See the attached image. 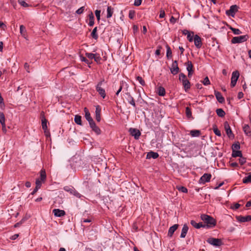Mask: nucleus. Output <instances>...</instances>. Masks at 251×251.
Returning <instances> with one entry per match:
<instances>
[{
    "label": "nucleus",
    "instance_id": "obj_1",
    "mask_svg": "<svg viewBox=\"0 0 251 251\" xmlns=\"http://www.w3.org/2000/svg\"><path fill=\"white\" fill-rule=\"evenodd\" d=\"M201 219L206 224L208 227H213L216 224V220L212 217L205 214L201 216Z\"/></svg>",
    "mask_w": 251,
    "mask_h": 251
},
{
    "label": "nucleus",
    "instance_id": "obj_4",
    "mask_svg": "<svg viewBox=\"0 0 251 251\" xmlns=\"http://www.w3.org/2000/svg\"><path fill=\"white\" fill-rule=\"evenodd\" d=\"M104 82V79H102L98 82L96 87V91L99 93V94L103 99H104L106 97L105 91L103 88L101 87V85Z\"/></svg>",
    "mask_w": 251,
    "mask_h": 251
},
{
    "label": "nucleus",
    "instance_id": "obj_39",
    "mask_svg": "<svg viewBox=\"0 0 251 251\" xmlns=\"http://www.w3.org/2000/svg\"><path fill=\"white\" fill-rule=\"evenodd\" d=\"M47 120L44 118L43 117L42 119V126L43 130H46L47 128Z\"/></svg>",
    "mask_w": 251,
    "mask_h": 251
},
{
    "label": "nucleus",
    "instance_id": "obj_32",
    "mask_svg": "<svg viewBox=\"0 0 251 251\" xmlns=\"http://www.w3.org/2000/svg\"><path fill=\"white\" fill-rule=\"evenodd\" d=\"M216 113L218 116L223 117L225 116V112L222 108H218L216 110Z\"/></svg>",
    "mask_w": 251,
    "mask_h": 251
},
{
    "label": "nucleus",
    "instance_id": "obj_22",
    "mask_svg": "<svg viewBox=\"0 0 251 251\" xmlns=\"http://www.w3.org/2000/svg\"><path fill=\"white\" fill-rule=\"evenodd\" d=\"M244 133L248 136H251V130L248 125H245L243 127Z\"/></svg>",
    "mask_w": 251,
    "mask_h": 251
},
{
    "label": "nucleus",
    "instance_id": "obj_60",
    "mask_svg": "<svg viewBox=\"0 0 251 251\" xmlns=\"http://www.w3.org/2000/svg\"><path fill=\"white\" fill-rule=\"evenodd\" d=\"M191 31H190L187 29H184L182 31V33L183 35H188Z\"/></svg>",
    "mask_w": 251,
    "mask_h": 251
},
{
    "label": "nucleus",
    "instance_id": "obj_2",
    "mask_svg": "<svg viewBox=\"0 0 251 251\" xmlns=\"http://www.w3.org/2000/svg\"><path fill=\"white\" fill-rule=\"evenodd\" d=\"M179 80L181 82L185 92H187L191 88V84L186 75L183 73H180L179 75Z\"/></svg>",
    "mask_w": 251,
    "mask_h": 251
},
{
    "label": "nucleus",
    "instance_id": "obj_12",
    "mask_svg": "<svg viewBox=\"0 0 251 251\" xmlns=\"http://www.w3.org/2000/svg\"><path fill=\"white\" fill-rule=\"evenodd\" d=\"M170 70L171 73L173 75H176L179 72V69L178 67L177 62L176 61H175L173 62Z\"/></svg>",
    "mask_w": 251,
    "mask_h": 251
},
{
    "label": "nucleus",
    "instance_id": "obj_27",
    "mask_svg": "<svg viewBox=\"0 0 251 251\" xmlns=\"http://www.w3.org/2000/svg\"><path fill=\"white\" fill-rule=\"evenodd\" d=\"M20 33L25 38H26V30L25 27L23 25H21L20 27Z\"/></svg>",
    "mask_w": 251,
    "mask_h": 251
},
{
    "label": "nucleus",
    "instance_id": "obj_20",
    "mask_svg": "<svg viewBox=\"0 0 251 251\" xmlns=\"http://www.w3.org/2000/svg\"><path fill=\"white\" fill-rule=\"evenodd\" d=\"M178 227V225L177 224H175L174 226L170 227L168 231V236L170 237H172L174 232L177 229Z\"/></svg>",
    "mask_w": 251,
    "mask_h": 251
},
{
    "label": "nucleus",
    "instance_id": "obj_57",
    "mask_svg": "<svg viewBox=\"0 0 251 251\" xmlns=\"http://www.w3.org/2000/svg\"><path fill=\"white\" fill-rule=\"evenodd\" d=\"M142 0H135L134 5L138 6L141 5Z\"/></svg>",
    "mask_w": 251,
    "mask_h": 251
},
{
    "label": "nucleus",
    "instance_id": "obj_54",
    "mask_svg": "<svg viewBox=\"0 0 251 251\" xmlns=\"http://www.w3.org/2000/svg\"><path fill=\"white\" fill-rule=\"evenodd\" d=\"M239 163L242 165L243 164H244L246 162V158H244V157H242V156L240 157V158L239 159Z\"/></svg>",
    "mask_w": 251,
    "mask_h": 251
},
{
    "label": "nucleus",
    "instance_id": "obj_52",
    "mask_svg": "<svg viewBox=\"0 0 251 251\" xmlns=\"http://www.w3.org/2000/svg\"><path fill=\"white\" fill-rule=\"evenodd\" d=\"M84 9H85L84 6L81 7L80 8H79L78 9H77L76 11V13H77V14H81L83 13V12H84Z\"/></svg>",
    "mask_w": 251,
    "mask_h": 251
},
{
    "label": "nucleus",
    "instance_id": "obj_64",
    "mask_svg": "<svg viewBox=\"0 0 251 251\" xmlns=\"http://www.w3.org/2000/svg\"><path fill=\"white\" fill-rule=\"evenodd\" d=\"M170 21L171 23L174 24L176 22V19H175L173 16H172L170 19Z\"/></svg>",
    "mask_w": 251,
    "mask_h": 251
},
{
    "label": "nucleus",
    "instance_id": "obj_53",
    "mask_svg": "<svg viewBox=\"0 0 251 251\" xmlns=\"http://www.w3.org/2000/svg\"><path fill=\"white\" fill-rule=\"evenodd\" d=\"M100 10H96L95 11V15H96V16L97 19L98 21H99L100 20Z\"/></svg>",
    "mask_w": 251,
    "mask_h": 251
},
{
    "label": "nucleus",
    "instance_id": "obj_38",
    "mask_svg": "<svg viewBox=\"0 0 251 251\" xmlns=\"http://www.w3.org/2000/svg\"><path fill=\"white\" fill-rule=\"evenodd\" d=\"M97 27H95L93 29V30L92 32V33H91V36H92V37L94 39H98V35L97 34Z\"/></svg>",
    "mask_w": 251,
    "mask_h": 251
},
{
    "label": "nucleus",
    "instance_id": "obj_63",
    "mask_svg": "<svg viewBox=\"0 0 251 251\" xmlns=\"http://www.w3.org/2000/svg\"><path fill=\"white\" fill-rule=\"evenodd\" d=\"M19 237V234H15L13 235H12L11 237H10V239L11 240H15L18 237Z\"/></svg>",
    "mask_w": 251,
    "mask_h": 251
},
{
    "label": "nucleus",
    "instance_id": "obj_6",
    "mask_svg": "<svg viewBox=\"0 0 251 251\" xmlns=\"http://www.w3.org/2000/svg\"><path fill=\"white\" fill-rule=\"evenodd\" d=\"M207 242L214 246L219 247L222 245V240L220 239L209 238L207 239Z\"/></svg>",
    "mask_w": 251,
    "mask_h": 251
},
{
    "label": "nucleus",
    "instance_id": "obj_40",
    "mask_svg": "<svg viewBox=\"0 0 251 251\" xmlns=\"http://www.w3.org/2000/svg\"><path fill=\"white\" fill-rule=\"evenodd\" d=\"M213 132L216 135H217L218 136H221V131H220V130H219L218 129V128L217 127V126L216 125L213 126Z\"/></svg>",
    "mask_w": 251,
    "mask_h": 251
},
{
    "label": "nucleus",
    "instance_id": "obj_51",
    "mask_svg": "<svg viewBox=\"0 0 251 251\" xmlns=\"http://www.w3.org/2000/svg\"><path fill=\"white\" fill-rule=\"evenodd\" d=\"M203 84L204 85H208L210 84V80L207 76L205 77L202 81Z\"/></svg>",
    "mask_w": 251,
    "mask_h": 251
},
{
    "label": "nucleus",
    "instance_id": "obj_44",
    "mask_svg": "<svg viewBox=\"0 0 251 251\" xmlns=\"http://www.w3.org/2000/svg\"><path fill=\"white\" fill-rule=\"evenodd\" d=\"M230 29L232 30L234 34L239 35L241 33V31L239 29L235 28L232 27H231Z\"/></svg>",
    "mask_w": 251,
    "mask_h": 251
},
{
    "label": "nucleus",
    "instance_id": "obj_62",
    "mask_svg": "<svg viewBox=\"0 0 251 251\" xmlns=\"http://www.w3.org/2000/svg\"><path fill=\"white\" fill-rule=\"evenodd\" d=\"M230 166L232 167L235 168L238 166V164L236 162H232L230 164Z\"/></svg>",
    "mask_w": 251,
    "mask_h": 251
},
{
    "label": "nucleus",
    "instance_id": "obj_31",
    "mask_svg": "<svg viewBox=\"0 0 251 251\" xmlns=\"http://www.w3.org/2000/svg\"><path fill=\"white\" fill-rule=\"evenodd\" d=\"M232 156L233 157H241L242 156V153L240 151H232Z\"/></svg>",
    "mask_w": 251,
    "mask_h": 251
},
{
    "label": "nucleus",
    "instance_id": "obj_61",
    "mask_svg": "<svg viewBox=\"0 0 251 251\" xmlns=\"http://www.w3.org/2000/svg\"><path fill=\"white\" fill-rule=\"evenodd\" d=\"M81 60L82 61H83V62H85V63H86L87 64H90V62L88 61V60L87 59H86L85 57H82L81 58Z\"/></svg>",
    "mask_w": 251,
    "mask_h": 251
},
{
    "label": "nucleus",
    "instance_id": "obj_19",
    "mask_svg": "<svg viewBox=\"0 0 251 251\" xmlns=\"http://www.w3.org/2000/svg\"><path fill=\"white\" fill-rule=\"evenodd\" d=\"M215 95L216 96V98L217 100L220 103H222L225 101V99L223 97L222 94L220 92H217V91H215Z\"/></svg>",
    "mask_w": 251,
    "mask_h": 251
},
{
    "label": "nucleus",
    "instance_id": "obj_8",
    "mask_svg": "<svg viewBox=\"0 0 251 251\" xmlns=\"http://www.w3.org/2000/svg\"><path fill=\"white\" fill-rule=\"evenodd\" d=\"M211 175L210 174H204L201 176L199 180V183L204 184L206 182H209L211 178Z\"/></svg>",
    "mask_w": 251,
    "mask_h": 251
},
{
    "label": "nucleus",
    "instance_id": "obj_26",
    "mask_svg": "<svg viewBox=\"0 0 251 251\" xmlns=\"http://www.w3.org/2000/svg\"><path fill=\"white\" fill-rule=\"evenodd\" d=\"M113 8L111 6H108L107 9V18H110V17H111L113 15Z\"/></svg>",
    "mask_w": 251,
    "mask_h": 251
},
{
    "label": "nucleus",
    "instance_id": "obj_13",
    "mask_svg": "<svg viewBox=\"0 0 251 251\" xmlns=\"http://www.w3.org/2000/svg\"><path fill=\"white\" fill-rule=\"evenodd\" d=\"M130 134L134 137L135 139H138L141 135L140 131L136 128H130L129 130Z\"/></svg>",
    "mask_w": 251,
    "mask_h": 251
},
{
    "label": "nucleus",
    "instance_id": "obj_45",
    "mask_svg": "<svg viewBox=\"0 0 251 251\" xmlns=\"http://www.w3.org/2000/svg\"><path fill=\"white\" fill-rule=\"evenodd\" d=\"M185 113L187 117L190 118L192 116L191 109L189 107H187L185 109Z\"/></svg>",
    "mask_w": 251,
    "mask_h": 251
},
{
    "label": "nucleus",
    "instance_id": "obj_16",
    "mask_svg": "<svg viewBox=\"0 0 251 251\" xmlns=\"http://www.w3.org/2000/svg\"><path fill=\"white\" fill-rule=\"evenodd\" d=\"M89 125L91 128L97 134H100V133L101 130L100 128L96 126L94 121L89 124Z\"/></svg>",
    "mask_w": 251,
    "mask_h": 251
},
{
    "label": "nucleus",
    "instance_id": "obj_34",
    "mask_svg": "<svg viewBox=\"0 0 251 251\" xmlns=\"http://www.w3.org/2000/svg\"><path fill=\"white\" fill-rule=\"evenodd\" d=\"M165 90L162 87H159L158 89V94L160 96H164L165 95Z\"/></svg>",
    "mask_w": 251,
    "mask_h": 251
},
{
    "label": "nucleus",
    "instance_id": "obj_28",
    "mask_svg": "<svg viewBox=\"0 0 251 251\" xmlns=\"http://www.w3.org/2000/svg\"><path fill=\"white\" fill-rule=\"evenodd\" d=\"M5 116L3 113L0 112V123L2 125V127H5Z\"/></svg>",
    "mask_w": 251,
    "mask_h": 251
},
{
    "label": "nucleus",
    "instance_id": "obj_58",
    "mask_svg": "<svg viewBox=\"0 0 251 251\" xmlns=\"http://www.w3.org/2000/svg\"><path fill=\"white\" fill-rule=\"evenodd\" d=\"M165 16V13L164 10H161L160 11V14H159V18H163Z\"/></svg>",
    "mask_w": 251,
    "mask_h": 251
},
{
    "label": "nucleus",
    "instance_id": "obj_41",
    "mask_svg": "<svg viewBox=\"0 0 251 251\" xmlns=\"http://www.w3.org/2000/svg\"><path fill=\"white\" fill-rule=\"evenodd\" d=\"M94 59L97 63H100L101 58L99 54L95 53Z\"/></svg>",
    "mask_w": 251,
    "mask_h": 251
},
{
    "label": "nucleus",
    "instance_id": "obj_10",
    "mask_svg": "<svg viewBox=\"0 0 251 251\" xmlns=\"http://www.w3.org/2000/svg\"><path fill=\"white\" fill-rule=\"evenodd\" d=\"M194 44L197 48L200 49L202 46V39L197 34L194 36L193 40Z\"/></svg>",
    "mask_w": 251,
    "mask_h": 251
},
{
    "label": "nucleus",
    "instance_id": "obj_35",
    "mask_svg": "<svg viewBox=\"0 0 251 251\" xmlns=\"http://www.w3.org/2000/svg\"><path fill=\"white\" fill-rule=\"evenodd\" d=\"M194 36V32L191 31V32L187 35V39L190 42H192L193 41Z\"/></svg>",
    "mask_w": 251,
    "mask_h": 251
},
{
    "label": "nucleus",
    "instance_id": "obj_56",
    "mask_svg": "<svg viewBox=\"0 0 251 251\" xmlns=\"http://www.w3.org/2000/svg\"><path fill=\"white\" fill-rule=\"evenodd\" d=\"M74 195L76 196L77 198H80L81 197V194L79 193L78 192H77L75 189L74 190V191H73V194Z\"/></svg>",
    "mask_w": 251,
    "mask_h": 251
},
{
    "label": "nucleus",
    "instance_id": "obj_47",
    "mask_svg": "<svg viewBox=\"0 0 251 251\" xmlns=\"http://www.w3.org/2000/svg\"><path fill=\"white\" fill-rule=\"evenodd\" d=\"M135 11L133 10H130L129 11L128 17L130 19H133L135 16Z\"/></svg>",
    "mask_w": 251,
    "mask_h": 251
},
{
    "label": "nucleus",
    "instance_id": "obj_29",
    "mask_svg": "<svg viewBox=\"0 0 251 251\" xmlns=\"http://www.w3.org/2000/svg\"><path fill=\"white\" fill-rule=\"evenodd\" d=\"M159 155L158 153L154 152L153 151H151L149 152L147 154V158H152L153 159H156L158 157Z\"/></svg>",
    "mask_w": 251,
    "mask_h": 251
},
{
    "label": "nucleus",
    "instance_id": "obj_36",
    "mask_svg": "<svg viewBox=\"0 0 251 251\" xmlns=\"http://www.w3.org/2000/svg\"><path fill=\"white\" fill-rule=\"evenodd\" d=\"M166 47H167L166 56H167V57L168 58V59H170L172 57V50H171L170 47L169 46L167 45L166 46Z\"/></svg>",
    "mask_w": 251,
    "mask_h": 251
},
{
    "label": "nucleus",
    "instance_id": "obj_37",
    "mask_svg": "<svg viewBox=\"0 0 251 251\" xmlns=\"http://www.w3.org/2000/svg\"><path fill=\"white\" fill-rule=\"evenodd\" d=\"M75 122L76 124L81 125V117L79 115H75Z\"/></svg>",
    "mask_w": 251,
    "mask_h": 251
},
{
    "label": "nucleus",
    "instance_id": "obj_43",
    "mask_svg": "<svg viewBox=\"0 0 251 251\" xmlns=\"http://www.w3.org/2000/svg\"><path fill=\"white\" fill-rule=\"evenodd\" d=\"M128 102L131 104L132 105H133L134 107H136V104H135V100H134V98L130 96L129 97V99H128Z\"/></svg>",
    "mask_w": 251,
    "mask_h": 251
},
{
    "label": "nucleus",
    "instance_id": "obj_15",
    "mask_svg": "<svg viewBox=\"0 0 251 251\" xmlns=\"http://www.w3.org/2000/svg\"><path fill=\"white\" fill-rule=\"evenodd\" d=\"M54 216L58 217H61L65 215L66 213L64 210L59 209H54L52 211Z\"/></svg>",
    "mask_w": 251,
    "mask_h": 251
},
{
    "label": "nucleus",
    "instance_id": "obj_23",
    "mask_svg": "<svg viewBox=\"0 0 251 251\" xmlns=\"http://www.w3.org/2000/svg\"><path fill=\"white\" fill-rule=\"evenodd\" d=\"M96 120L97 122H100V109L99 106H97L96 108Z\"/></svg>",
    "mask_w": 251,
    "mask_h": 251
},
{
    "label": "nucleus",
    "instance_id": "obj_42",
    "mask_svg": "<svg viewBox=\"0 0 251 251\" xmlns=\"http://www.w3.org/2000/svg\"><path fill=\"white\" fill-rule=\"evenodd\" d=\"M136 80L139 81L142 86H145L146 83L144 79L141 76H138L136 77Z\"/></svg>",
    "mask_w": 251,
    "mask_h": 251
},
{
    "label": "nucleus",
    "instance_id": "obj_59",
    "mask_svg": "<svg viewBox=\"0 0 251 251\" xmlns=\"http://www.w3.org/2000/svg\"><path fill=\"white\" fill-rule=\"evenodd\" d=\"M24 67H25V69L26 70V71L28 73H29V72H30V71H29V65L27 63H25V64Z\"/></svg>",
    "mask_w": 251,
    "mask_h": 251
},
{
    "label": "nucleus",
    "instance_id": "obj_5",
    "mask_svg": "<svg viewBox=\"0 0 251 251\" xmlns=\"http://www.w3.org/2000/svg\"><path fill=\"white\" fill-rule=\"evenodd\" d=\"M248 37L247 35H242L233 37L231 42L232 44H237L244 42L247 41Z\"/></svg>",
    "mask_w": 251,
    "mask_h": 251
},
{
    "label": "nucleus",
    "instance_id": "obj_21",
    "mask_svg": "<svg viewBox=\"0 0 251 251\" xmlns=\"http://www.w3.org/2000/svg\"><path fill=\"white\" fill-rule=\"evenodd\" d=\"M191 224L196 228H200L201 227H204L205 225L203 224L201 222L197 223L194 220L191 221Z\"/></svg>",
    "mask_w": 251,
    "mask_h": 251
},
{
    "label": "nucleus",
    "instance_id": "obj_33",
    "mask_svg": "<svg viewBox=\"0 0 251 251\" xmlns=\"http://www.w3.org/2000/svg\"><path fill=\"white\" fill-rule=\"evenodd\" d=\"M243 182L244 183H248L251 182V173H250L247 176L243 178Z\"/></svg>",
    "mask_w": 251,
    "mask_h": 251
},
{
    "label": "nucleus",
    "instance_id": "obj_3",
    "mask_svg": "<svg viewBox=\"0 0 251 251\" xmlns=\"http://www.w3.org/2000/svg\"><path fill=\"white\" fill-rule=\"evenodd\" d=\"M46 179V173L45 170L42 169L40 171V179L38 178L36 180V187L40 188L42 182H44Z\"/></svg>",
    "mask_w": 251,
    "mask_h": 251
},
{
    "label": "nucleus",
    "instance_id": "obj_49",
    "mask_svg": "<svg viewBox=\"0 0 251 251\" xmlns=\"http://www.w3.org/2000/svg\"><path fill=\"white\" fill-rule=\"evenodd\" d=\"M64 189L66 191L70 192L71 194H73V191H74V190H75V189L73 187L70 188L68 186L65 187Z\"/></svg>",
    "mask_w": 251,
    "mask_h": 251
},
{
    "label": "nucleus",
    "instance_id": "obj_30",
    "mask_svg": "<svg viewBox=\"0 0 251 251\" xmlns=\"http://www.w3.org/2000/svg\"><path fill=\"white\" fill-rule=\"evenodd\" d=\"M201 134V131L199 130H192L190 131V135L192 137H199Z\"/></svg>",
    "mask_w": 251,
    "mask_h": 251
},
{
    "label": "nucleus",
    "instance_id": "obj_11",
    "mask_svg": "<svg viewBox=\"0 0 251 251\" xmlns=\"http://www.w3.org/2000/svg\"><path fill=\"white\" fill-rule=\"evenodd\" d=\"M238 11V7L236 5H232L229 10L226 11V14L228 16L234 17L236 12Z\"/></svg>",
    "mask_w": 251,
    "mask_h": 251
},
{
    "label": "nucleus",
    "instance_id": "obj_25",
    "mask_svg": "<svg viewBox=\"0 0 251 251\" xmlns=\"http://www.w3.org/2000/svg\"><path fill=\"white\" fill-rule=\"evenodd\" d=\"M88 17H89V20L88 25L90 26H92L94 25L95 18H94V16L92 12H91L90 14H89Z\"/></svg>",
    "mask_w": 251,
    "mask_h": 251
},
{
    "label": "nucleus",
    "instance_id": "obj_48",
    "mask_svg": "<svg viewBox=\"0 0 251 251\" xmlns=\"http://www.w3.org/2000/svg\"><path fill=\"white\" fill-rule=\"evenodd\" d=\"M240 146L238 143L233 144V145L232 146V151L238 150L240 149Z\"/></svg>",
    "mask_w": 251,
    "mask_h": 251
},
{
    "label": "nucleus",
    "instance_id": "obj_14",
    "mask_svg": "<svg viewBox=\"0 0 251 251\" xmlns=\"http://www.w3.org/2000/svg\"><path fill=\"white\" fill-rule=\"evenodd\" d=\"M224 127H225V130L226 131V134L229 138L232 137L234 136L233 134L232 133V130L229 126V125L228 124V123L227 122H226L224 123Z\"/></svg>",
    "mask_w": 251,
    "mask_h": 251
},
{
    "label": "nucleus",
    "instance_id": "obj_7",
    "mask_svg": "<svg viewBox=\"0 0 251 251\" xmlns=\"http://www.w3.org/2000/svg\"><path fill=\"white\" fill-rule=\"evenodd\" d=\"M239 76V73L238 71H235L232 73L230 83V86L231 87H234L235 86Z\"/></svg>",
    "mask_w": 251,
    "mask_h": 251
},
{
    "label": "nucleus",
    "instance_id": "obj_18",
    "mask_svg": "<svg viewBox=\"0 0 251 251\" xmlns=\"http://www.w3.org/2000/svg\"><path fill=\"white\" fill-rule=\"evenodd\" d=\"M84 111L85 112V118L89 122V123L90 124L91 123L93 122L94 120L91 117L90 113L89 111V110L86 107L84 108Z\"/></svg>",
    "mask_w": 251,
    "mask_h": 251
},
{
    "label": "nucleus",
    "instance_id": "obj_24",
    "mask_svg": "<svg viewBox=\"0 0 251 251\" xmlns=\"http://www.w3.org/2000/svg\"><path fill=\"white\" fill-rule=\"evenodd\" d=\"M188 230V226L186 225H184L182 229L180 237L181 238L185 237Z\"/></svg>",
    "mask_w": 251,
    "mask_h": 251
},
{
    "label": "nucleus",
    "instance_id": "obj_17",
    "mask_svg": "<svg viewBox=\"0 0 251 251\" xmlns=\"http://www.w3.org/2000/svg\"><path fill=\"white\" fill-rule=\"evenodd\" d=\"M237 219L238 221L243 223L251 221V215H248L246 216H239L237 217Z\"/></svg>",
    "mask_w": 251,
    "mask_h": 251
},
{
    "label": "nucleus",
    "instance_id": "obj_46",
    "mask_svg": "<svg viewBox=\"0 0 251 251\" xmlns=\"http://www.w3.org/2000/svg\"><path fill=\"white\" fill-rule=\"evenodd\" d=\"M177 189L178 191L183 193H187V189L184 186H177Z\"/></svg>",
    "mask_w": 251,
    "mask_h": 251
},
{
    "label": "nucleus",
    "instance_id": "obj_9",
    "mask_svg": "<svg viewBox=\"0 0 251 251\" xmlns=\"http://www.w3.org/2000/svg\"><path fill=\"white\" fill-rule=\"evenodd\" d=\"M185 65L186 66L187 70L188 72V76L189 78H190V77H191L192 75H193V74L194 73L193 65L191 61H188L185 63Z\"/></svg>",
    "mask_w": 251,
    "mask_h": 251
},
{
    "label": "nucleus",
    "instance_id": "obj_55",
    "mask_svg": "<svg viewBox=\"0 0 251 251\" xmlns=\"http://www.w3.org/2000/svg\"><path fill=\"white\" fill-rule=\"evenodd\" d=\"M240 206V204L236 203L231 206V208L233 209L236 210L238 209Z\"/></svg>",
    "mask_w": 251,
    "mask_h": 251
},
{
    "label": "nucleus",
    "instance_id": "obj_50",
    "mask_svg": "<svg viewBox=\"0 0 251 251\" xmlns=\"http://www.w3.org/2000/svg\"><path fill=\"white\" fill-rule=\"evenodd\" d=\"M85 55L87 57H88L90 59H94L95 54H94V53L86 52L85 53Z\"/></svg>",
    "mask_w": 251,
    "mask_h": 251
}]
</instances>
